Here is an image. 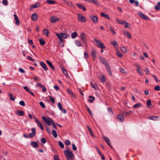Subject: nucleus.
<instances>
[{
	"instance_id": "2eb2a0df",
	"label": "nucleus",
	"mask_w": 160,
	"mask_h": 160,
	"mask_svg": "<svg viewBox=\"0 0 160 160\" xmlns=\"http://www.w3.org/2000/svg\"><path fill=\"white\" fill-rule=\"evenodd\" d=\"M122 33L124 35H125L128 38H132V37H131L130 33L126 31V30H123Z\"/></svg>"
},
{
	"instance_id": "bb28decb",
	"label": "nucleus",
	"mask_w": 160,
	"mask_h": 160,
	"mask_svg": "<svg viewBox=\"0 0 160 160\" xmlns=\"http://www.w3.org/2000/svg\"><path fill=\"white\" fill-rule=\"evenodd\" d=\"M100 78L101 82L104 83L106 82V79L105 76L103 75H101L100 76Z\"/></svg>"
},
{
	"instance_id": "e2e57ef3",
	"label": "nucleus",
	"mask_w": 160,
	"mask_h": 160,
	"mask_svg": "<svg viewBox=\"0 0 160 160\" xmlns=\"http://www.w3.org/2000/svg\"><path fill=\"white\" fill-rule=\"evenodd\" d=\"M42 91L43 92H46V88L44 85L42 86Z\"/></svg>"
},
{
	"instance_id": "052dcab7",
	"label": "nucleus",
	"mask_w": 160,
	"mask_h": 160,
	"mask_svg": "<svg viewBox=\"0 0 160 160\" xmlns=\"http://www.w3.org/2000/svg\"><path fill=\"white\" fill-rule=\"evenodd\" d=\"M41 142L42 143L44 144L46 143V141L45 138H42L41 139Z\"/></svg>"
},
{
	"instance_id": "9b49d317",
	"label": "nucleus",
	"mask_w": 160,
	"mask_h": 160,
	"mask_svg": "<svg viewBox=\"0 0 160 160\" xmlns=\"http://www.w3.org/2000/svg\"><path fill=\"white\" fill-rule=\"evenodd\" d=\"M111 44L113 45L114 48L116 50H118V44L116 41H113L112 42H110Z\"/></svg>"
},
{
	"instance_id": "39448f33",
	"label": "nucleus",
	"mask_w": 160,
	"mask_h": 160,
	"mask_svg": "<svg viewBox=\"0 0 160 160\" xmlns=\"http://www.w3.org/2000/svg\"><path fill=\"white\" fill-rule=\"evenodd\" d=\"M78 15V20L80 22H86L87 20L85 17L83 16L81 13L77 14Z\"/></svg>"
},
{
	"instance_id": "c85d7f7f",
	"label": "nucleus",
	"mask_w": 160,
	"mask_h": 160,
	"mask_svg": "<svg viewBox=\"0 0 160 160\" xmlns=\"http://www.w3.org/2000/svg\"><path fill=\"white\" fill-rule=\"evenodd\" d=\"M62 71L63 74H64L67 77H69V75L67 73V72L64 68H62Z\"/></svg>"
},
{
	"instance_id": "dca6fc26",
	"label": "nucleus",
	"mask_w": 160,
	"mask_h": 160,
	"mask_svg": "<svg viewBox=\"0 0 160 160\" xmlns=\"http://www.w3.org/2000/svg\"><path fill=\"white\" fill-rule=\"evenodd\" d=\"M86 2H88L90 3H92L97 5H99V3L96 0H85Z\"/></svg>"
},
{
	"instance_id": "338daca9",
	"label": "nucleus",
	"mask_w": 160,
	"mask_h": 160,
	"mask_svg": "<svg viewBox=\"0 0 160 160\" xmlns=\"http://www.w3.org/2000/svg\"><path fill=\"white\" fill-rule=\"evenodd\" d=\"M2 3L5 5H7L8 4V2L7 0H3L2 1Z\"/></svg>"
},
{
	"instance_id": "8fccbe9b",
	"label": "nucleus",
	"mask_w": 160,
	"mask_h": 160,
	"mask_svg": "<svg viewBox=\"0 0 160 160\" xmlns=\"http://www.w3.org/2000/svg\"><path fill=\"white\" fill-rule=\"evenodd\" d=\"M49 98H50V100L52 102V103H54L55 102V99L54 98H53L52 97H51V96H49Z\"/></svg>"
},
{
	"instance_id": "c756f323",
	"label": "nucleus",
	"mask_w": 160,
	"mask_h": 160,
	"mask_svg": "<svg viewBox=\"0 0 160 160\" xmlns=\"http://www.w3.org/2000/svg\"><path fill=\"white\" fill-rule=\"evenodd\" d=\"M142 106V104L140 103H138L133 106V108H139Z\"/></svg>"
},
{
	"instance_id": "58836bf2",
	"label": "nucleus",
	"mask_w": 160,
	"mask_h": 160,
	"mask_svg": "<svg viewBox=\"0 0 160 160\" xmlns=\"http://www.w3.org/2000/svg\"><path fill=\"white\" fill-rule=\"evenodd\" d=\"M39 42L40 44L41 45H44L45 43V41L43 39H39Z\"/></svg>"
},
{
	"instance_id": "aec40b11",
	"label": "nucleus",
	"mask_w": 160,
	"mask_h": 160,
	"mask_svg": "<svg viewBox=\"0 0 160 160\" xmlns=\"http://www.w3.org/2000/svg\"><path fill=\"white\" fill-rule=\"evenodd\" d=\"M14 19L16 21V24L17 25H18L20 23V22L18 17L16 14H14Z\"/></svg>"
},
{
	"instance_id": "f257e3e1",
	"label": "nucleus",
	"mask_w": 160,
	"mask_h": 160,
	"mask_svg": "<svg viewBox=\"0 0 160 160\" xmlns=\"http://www.w3.org/2000/svg\"><path fill=\"white\" fill-rule=\"evenodd\" d=\"M56 35L60 41V42L59 43V45L61 47H63L64 46L63 42L64 40L63 38L65 39L67 38V34L63 33H61L60 34L56 33Z\"/></svg>"
},
{
	"instance_id": "e433bc0d",
	"label": "nucleus",
	"mask_w": 160,
	"mask_h": 160,
	"mask_svg": "<svg viewBox=\"0 0 160 160\" xmlns=\"http://www.w3.org/2000/svg\"><path fill=\"white\" fill-rule=\"evenodd\" d=\"M155 8L157 10H159L160 9V2L158 3V5H155Z\"/></svg>"
},
{
	"instance_id": "7c9ffc66",
	"label": "nucleus",
	"mask_w": 160,
	"mask_h": 160,
	"mask_svg": "<svg viewBox=\"0 0 160 160\" xmlns=\"http://www.w3.org/2000/svg\"><path fill=\"white\" fill-rule=\"evenodd\" d=\"M46 62L49 66L52 68V70H54L55 68L52 65V63L48 60H47Z\"/></svg>"
},
{
	"instance_id": "7ed1b4c3",
	"label": "nucleus",
	"mask_w": 160,
	"mask_h": 160,
	"mask_svg": "<svg viewBox=\"0 0 160 160\" xmlns=\"http://www.w3.org/2000/svg\"><path fill=\"white\" fill-rule=\"evenodd\" d=\"M93 41H95L96 43L97 46L100 48H101L102 49H105V47L103 43L102 42L99 40H98L96 38H95L94 39Z\"/></svg>"
},
{
	"instance_id": "c9c22d12",
	"label": "nucleus",
	"mask_w": 160,
	"mask_h": 160,
	"mask_svg": "<svg viewBox=\"0 0 160 160\" xmlns=\"http://www.w3.org/2000/svg\"><path fill=\"white\" fill-rule=\"evenodd\" d=\"M75 43L76 45L78 47H80L81 46L82 44L81 42L77 40H75Z\"/></svg>"
},
{
	"instance_id": "72a5a7b5",
	"label": "nucleus",
	"mask_w": 160,
	"mask_h": 160,
	"mask_svg": "<svg viewBox=\"0 0 160 160\" xmlns=\"http://www.w3.org/2000/svg\"><path fill=\"white\" fill-rule=\"evenodd\" d=\"M43 33L45 35L47 36H48V33H49V31L48 29H45L43 30Z\"/></svg>"
},
{
	"instance_id": "49530a36",
	"label": "nucleus",
	"mask_w": 160,
	"mask_h": 160,
	"mask_svg": "<svg viewBox=\"0 0 160 160\" xmlns=\"http://www.w3.org/2000/svg\"><path fill=\"white\" fill-rule=\"evenodd\" d=\"M137 71L138 73L141 76H143V74L141 70V69H137Z\"/></svg>"
},
{
	"instance_id": "4be33fe9",
	"label": "nucleus",
	"mask_w": 160,
	"mask_h": 160,
	"mask_svg": "<svg viewBox=\"0 0 160 160\" xmlns=\"http://www.w3.org/2000/svg\"><path fill=\"white\" fill-rule=\"evenodd\" d=\"M32 20L34 21H36L37 19L38 16L35 13H33L31 16Z\"/></svg>"
},
{
	"instance_id": "de8ad7c7",
	"label": "nucleus",
	"mask_w": 160,
	"mask_h": 160,
	"mask_svg": "<svg viewBox=\"0 0 160 160\" xmlns=\"http://www.w3.org/2000/svg\"><path fill=\"white\" fill-rule=\"evenodd\" d=\"M117 50V52L116 54H117V55L119 57H120V58L122 57V54L119 52L118 49V50Z\"/></svg>"
},
{
	"instance_id": "5701e85b",
	"label": "nucleus",
	"mask_w": 160,
	"mask_h": 160,
	"mask_svg": "<svg viewBox=\"0 0 160 160\" xmlns=\"http://www.w3.org/2000/svg\"><path fill=\"white\" fill-rule=\"evenodd\" d=\"M96 51L92 49L91 52V56L94 60L96 58Z\"/></svg>"
},
{
	"instance_id": "5fc2aeb1",
	"label": "nucleus",
	"mask_w": 160,
	"mask_h": 160,
	"mask_svg": "<svg viewBox=\"0 0 160 160\" xmlns=\"http://www.w3.org/2000/svg\"><path fill=\"white\" fill-rule=\"evenodd\" d=\"M92 86V87L94 88L95 89V90H98V86L96 85V84H92L91 85Z\"/></svg>"
},
{
	"instance_id": "a878e982",
	"label": "nucleus",
	"mask_w": 160,
	"mask_h": 160,
	"mask_svg": "<svg viewBox=\"0 0 160 160\" xmlns=\"http://www.w3.org/2000/svg\"><path fill=\"white\" fill-rule=\"evenodd\" d=\"M31 146L35 148H37L38 147V143L34 141L32 142H31Z\"/></svg>"
},
{
	"instance_id": "0eeeda50",
	"label": "nucleus",
	"mask_w": 160,
	"mask_h": 160,
	"mask_svg": "<svg viewBox=\"0 0 160 160\" xmlns=\"http://www.w3.org/2000/svg\"><path fill=\"white\" fill-rule=\"evenodd\" d=\"M90 19L94 23H96L98 22V18L95 15H91L90 16Z\"/></svg>"
},
{
	"instance_id": "6ab92c4d",
	"label": "nucleus",
	"mask_w": 160,
	"mask_h": 160,
	"mask_svg": "<svg viewBox=\"0 0 160 160\" xmlns=\"http://www.w3.org/2000/svg\"><path fill=\"white\" fill-rule=\"evenodd\" d=\"M103 138L104 140V141L106 142L107 143V144L110 147H111V146L110 144V141L109 140V139L106 137L105 136H103Z\"/></svg>"
},
{
	"instance_id": "412c9836",
	"label": "nucleus",
	"mask_w": 160,
	"mask_h": 160,
	"mask_svg": "<svg viewBox=\"0 0 160 160\" xmlns=\"http://www.w3.org/2000/svg\"><path fill=\"white\" fill-rule=\"evenodd\" d=\"M24 89L26 90L27 92L30 93L33 96H34V93L32 91H30L29 89L27 86H24L23 87Z\"/></svg>"
},
{
	"instance_id": "69168bd1",
	"label": "nucleus",
	"mask_w": 160,
	"mask_h": 160,
	"mask_svg": "<svg viewBox=\"0 0 160 160\" xmlns=\"http://www.w3.org/2000/svg\"><path fill=\"white\" fill-rule=\"evenodd\" d=\"M108 111L112 115L113 114V112L111 108H108Z\"/></svg>"
},
{
	"instance_id": "680f3d73",
	"label": "nucleus",
	"mask_w": 160,
	"mask_h": 160,
	"mask_svg": "<svg viewBox=\"0 0 160 160\" xmlns=\"http://www.w3.org/2000/svg\"><path fill=\"white\" fill-rule=\"evenodd\" d=\"M39 104L41 106V107H42V108H45V105L44 104L43 102H39Z\"/></svg>"
},
{
	"instance_id": "c03bdc74",
	"label": "nucleus",
	"mask_w": 160,
	"mask_h": 160,
	"mask_svg": "<svg viewBox=\"0 0 160 160\" xmlns=\"http://www.w3.org/2000/svg\"><path fill=\"white\" fill-rule=\"evenodd\" d=\"M148 118L150 120H155L156 119H157L158 118V117L157 116H150Z\"/></svg>"
},
{
	"instance_id": "bf43d9fd",
	"label": "nucleus",
	"mask_w": 160,
	"mask_h": 160,
	"mask_svg": "<svg viewBox=\"0 0 160 160\" xmlns=\"http://www.w3.org/2000/svg\"><path fill=\"white\" fill-rule=\"evenodd\" d=\"M65 143L67 145H69L71 144V142L69 140H66L65 141Z\"/></svg>"
},
{
	"instance_id": "ea45409f",
	"label": "nucleus",
	"mask_w": 160,
	"mask_h": 160,
	"mask_svg": "<svg viewBox=\"0 0 160 160\" xmlns=\"http://www.w3.org/2000/svg\"><path fill=\"white\" fill-rule=\"evenodd\" d=\"M121 50L122 52L124 53H126L127 51V49L124 47H122L121 48Z\"/></svg>"
},
{
	"instance_id": "473e14b6",
	"label": "nucleus",
	"mask_w": 160,
	"mask_h": 160,
	"mask_svg": "<svg viewBox=\"0 0 160 160\" xmlns=\"http://www.w3.org/2000/svg\"><path fill=\"white\" fill-rule=\"evenodd\" d=\"M46 2L48 4H53L56 3V2L51 0H48L46 1Z\"/></svg>"
},
{
	"instance_id": "2f4dec72",
	"label": "nucleus",
	"mask_w": 160,
	"mask_h": 160,
	"mask_svg": "<svg viewBox=\"0 0 160 160\" xmlns=\"http://www.w3.org/2000/svg\"><path fill=\"white\" fill-rule=\"evenodd\" d=\"M101 15L102 16V17H105V18H107L108 19V20H110V18L109 17V16H108V14H104L103 13V12H102L101 13Z\"/></svg>"
},
{
	"instance_id": "37998d69",
	"label": "nucleus",
	"mask_w": 160,
	"mask_h": 160,
	"mask_svg": "<svg viewBox=\"0 0 160 160\" xmlns=\"http://www.w3.org/2000/svg\"><path fill=\"white\" fill-rule=\"evenodd\" d=\"M66 3L67 5L69 7L72 8L74 7V5L71 2H66Z\"/></svg>"
},
{
	"instance_id": "0e129e2a",
	"label": "nucleus",
	"mask_w": 160,
	"mask_h": 160,
	"mask_svg": "<svg viewBox=\"0 0 160 160\" xmlns=\"http://www.w3.org/2000/svg\"><path fill=\"white\" fill-rule=\"evenodd\" d=\"M86 109L87 110H88V112H89V113L90 114V115L92 116V112H91L90 109L89 108H88V107H86Z\"/></svg>"
},
{
	"instance_id": "3c124183",
	"label": "nucleus",
	"mask_w": 160,
	"mask_h": 160,
	"mask_svg": "<svg viewBox=\"0 0 160 160\" xmlns=\"http://www.w3.org/2000/svg\"><path fill=\"white\" fill-rule=\"evenodd\" d=\"M58 106L61 111L62 110V105L61 104V103L60 102H58Z\"/></svg>"
},
{
	"instance_id": "6e6552de",
	"label": "nucleus",
	"mask_w": 160,
	"mask_h": 160,
	"mask_svg": "<svg viewBox=\"0 0 160 160\" xmlns=\"http://www.w3.org/2000/svg\"><path fill=\"white\" fill-rule=\"evenodd\" d=\"M80 37L82 41L86 44L87 42V40L85 34L84 33H82L80 35Z\"/></svg>"
},
{
	"instance_id": "1a4fd4ad",
	"label": "nucleus",
	"mask_w": 160,
	"mask_h": 160,
	"mask_svg": "<svg viewBox=\"0 0 160 160\" xmlns=\"http://www.w3.org/2000/svg\"><path fill=\"white\" fill-rule=\"evenodd\" d=\"M105 67L107 69L108 74L111 76L112 75V72L111 70L109 64L108 62H107L106 64H104Z\"/></svg>"
},
{
	"instance_id": "a211bd4d",
	"label": "nucleus",
	"mask_w": 160,
	"mask_h": 160,
	"mask_svg": "<svg viewBox=\"0 0 160 160\" xmlns=\"http://www.w3.org/2000/svg\"><path fill=\"white\" fill-rule=\"evenodd\" d=\"M103 138L104 140V141L106 142L107 143V144L110 147H111V146L110 144V141L109 140V139L106 137L105 136H103Z\"/></svg>"
},
{
	"instance_id": "603ef678",
	"label": "nucleus",
	"mask_w": 160,
	"mask_h": 160,
	"mask_svg": "<svg viewBox=\"0 0 160 160\" xmlns=\"http://www.w3.org/2000/svg\"><path fill=\"white\" fill-rule=\"evenodd\" d=\"M144 71L146 72V75H148L149 73L148 68L147 67L145 68Z\"/></svg>"
},
{
	"instance_id": "cd10ccee",
	"label": "nucleus",
	"mask_w": 160,
	"mask_h": 160,
	"mask_svg": "<svg viewBox=\"0 0 160 160\" xmlns=\"http://www.w3.org/2000/svg\"><path fill=\"white\" fill-rule=\"evenodd\" d=\"M8 94L9 95V99L12 101H14L15 99V97H13L12 94L11 93H8Z\"/></svg>"
},
{
	"instance_id": "774afa93",
	"label": "nucleus",
	"mask_w": 160,
	"mask_h": 160,
	"mask_svg": "<svg viewBox=\"0 0 160 160\" xmlns=\"http://www.w3.org/2000/svg\"><path fill=\"white\" fill-rule=\"evenodd\" d=\"M154 89L156 91H159L160 90V87L159 86H157L154 87Z\"/></svg>"
},
{
	"instance_id": "f3484780",
	"label": "nucleus",
	"mask_w": 160,
	"mask_h": 160,
	"mask_svg": "<svg viewBox=\"0 0 160 160\" xmlns=\"http://www.w3.org/2000/svg\"><path fill=\"white\" fill-rule=\"evenodd\" d=\"M76 5L80 9H82L84 11H86V9L84 6L81 4L76 3Z\"/></svg>"
},
{
	"instance_id": "a19ab883",
	"label": "nucleus",
	"mask_w": 160,
	"mask_h": 160,
	"mask_svg": "<svg viewBox=\"0 0 160 160\" xmlns=\"http://www.w3.org/2000/svg\"><path fill=\"white\" fill-rule=\"evenodd\" d=\"M132 112L131 111H129L128 112H127L126 111H124L123 112V113L126 116H128V115L132 113Z\"/></svg>"
},
{
	"instance_id": "f704fd0d",
	"label": "nucleus",
	"mask_w": 160,
	"mask_h": 160,
	"mask_svg": "<svg viewBox=\"0 0 160 160\" xmlns=\"http://www.w3.org/2000/svg\"><path fill=\"white\" fill-rule=\"evenodd\" d=\"M78 34L76 32H73L72 34L71 35L72 38L73 39L76 38Z\"/></svg>"
},
{
	"instance_id": "6e6d98bb",
	"label": "nucleus",
	"mask_w": 160,
	"mask_h": 160,
	"mask_svg": "<svg viewBox=\"0 0 160 160\" xmlns=\"http://www.w3.org/2000/svg\"><path fill=\"white\" fill-rule=\"evenodd\" d=\"M151 101L150 99H148L147 101V105L148 106H149L151 105Z\"/></svg>"
},
{
	"instance_id": "20e7f679",
	"label": "nucleus",
	"mask_w": 160,
	"mask_h": 160,
	"mask_svg": "<svg viewBox=\"0 0 160 160\" xmlns=\"http://www.w3.org/2000/svg\"><path fill=\"white\" fill-rule=\"evenodd\" d=\"M42 118L43 120L49 126L53 122V121L50 118H47L44 116H42Z\"/></svg>"
},
{
	"instance_id": "ddd939ff",
	"label": "nucleus",
	"mask_w": 160,
	"mask_h": 160,
	"mask_svg": "<svg viewBox=\"0 0 160 160\" xmlns=\"http://www.w3.org/2000/svg\"><path fill=\"white\" fill-rule=\"evenodd\" d=\"M40 5L39 3H36L34 5H32L30 8V11H32L33 9L39 7Z\"/></svg>"
},
{
	"instance_id": "423d86ee",
	"label": "nucleus",
	"mask_w": 160,
	"mask_h": 160,
	"mask_svg": "<svg viewBox=\"0 0 160 160\" xmlns=\"http://www.w3.org/2000/svg\"><path fill=\"white\" fill-rule=\"evenodd\" d=\"M117 118L119 122H122L124 121V117L123 113H120L117 116Z\"/></svg>"
},
{
	"instance_id": "f8f14e48",
	"label": "nucleus",
	"mask_w": 160,
	"mask_h": 160,
	"mask_svg": "<svg viewBox=\"0 0 160 160\" xmlns=\"http://www.w3.org/2000/svg\"><path fill=\"white\" fill-rule=\"evenodd\" d=\"M138 15L140 17L144 20H149V18L148 17H146L145 15L143 14L141 12H138Z\"/></svg>"
},
{
	"instance_id": "a18cd8bd",
	"label": "nucleus",
	"mask_w": 160,
	"mask_h": 160,
	"mask_svg": "<svg viewBox=\"0 0 160 160\" xmlns=\"http://www.w3.org/2000/svg\"><path fill=\"white\" fill-rule=\"evenodd\" d=\"M52 133L54 138H56L57 137V132L55 130H53L52 131Z\"/></svg>"
},
{
	"instance_id": "b1692460",
	"label": "nucleus",
	"mask_w": 160,
	"mask_h": 160,
	"mask_svg": "<svg viewBox=\"0 0 160 160\" xmlns=\"http://www.w3.org/2000/svg\"><path fill=\"white\" fill-rule=\"evenodd\" d=\"M99 60L103 64H105L108 62L103 57H99Z\"/></svg>"
},
{
	"instance_id": "4c0bfd02",
	"label": "nucleus",
	"mask_w": 160,
	"mask_h": 160,
	"mask_svg": "<svg viewBox=\"0 0 160 160\" xmlns=\"http://www.w3.org/2000/svg\"><path fill=\"white\" fill-rule=\"evenodd\" d=\"M35 121H36V123H37V124L38 125V126L40 128L42 126L41 123L39 121V120L38 119L35 118Z\"/></svg>"
},
{
	"instance_id": "864d4df0",
	"label": "nucleus",
	"mask_w": 160,
	"mask_h": 160,
	"mask_svg": "<svg viewBox=\"0 0 160 160\" xmlns=\"http://www.w3.org/2000/svg\"><path fill=\"white\" fill-rule=\"evenodd\" d=\"M109 28H110L111 32L112 33L113 35H115L116 34V32H115V31L113 29V28H112V27L111 26H110Z\"/></svg>"
},
{
	"instance_id": "13d9d810",
	"label": "nucleus",
	"mask_w": 160,
	"mask_h": 160,
	"mask_svg": "<svg viewBox=\"0 0 160 160\" xmlns=\"http://www.w3.org/2000/svg\"><path fill=\"white\" fill-rule=\"evenodd\" d=\"M53 160H59L58 156V155H55L53 157Z\"/></svg>"
},
{
	"instance_id": "4d7b16f0",
	"label": "nucleus",
	"mask_w": 160,
	"mask_h": 160,
	"mask_svg": "<svg viewBox=\"0 0 160 160\" xmlns=\"http://www.w3.org/2000/svg\"><path fill=\"white\" fill-rule=\"evenodd\" d=\"M31 133H33L35 135H36V131L34 128H32L31 129Z\"/></svg>"
},
{
	"instance_id": "f03ea898",
	"label": "nucleus",
	"mask_w": 160,
	"mask_h": 160,
	"mask_svg": "<svg viewBox=\"0 0 160 160\" xmlns=\"http://www.w3.org/2000/svg\"><path fill=\"white\" fill-rule=\"evenodd\" d=\"M67 160H74V156L71 151H64Z\"/></svg>"
},
{
	"instance_id": "09e8293b",
	"label": "nucleus",
	"mask_w": 160,
	"mask_h": 160,
	"mask_svg": "<svg viewBox=\"0 0 160 160\" xmlns=\"http://www.w3.org/2000/svg\"><path fill=\"white\" fill-rule=\"evenodd\" d=\"M58 145L61 148H64V144L61 141H59L58 142Z\"/></svg>"
},
{
	"instance_id": "79ce46f5",
	"label": "nucleus",
	"mask_w": 160,
	"mask_h": 160,
	"mask_svg": "<svg viewBox=\"0 0 160 160\" xmlns=\"http://www.w3.org/2000/svg\"><path fill=\"white\" fill-rule=\"evenodd\" d=\"M89 98H92V99H88V102H93V101L95 99V98L92 96H90L89 97Z\"/></svg>"
},
{
	"instance_id": "4468645a",
	"label": "nucleus",
	"mask_w": 160,
	"mask_h": 160,
	"mask_svg": "<svg viewBox=\"0 0 160 160\" xmlns=\"http://www.w3.org/2000/svg\"><path fill=\"white\" fill-rule=\"evenodd\" d=\"M40 64L42 68L46 71L48 70V68L47 67L46 64L42 62H40Z\"/></svg>"
},
{
	"instance_id": "393cba45",
	"label": "nucleus",
	"mask_w": 160,
	"mask_h": 160,
	"mask_svg": "<svg viewBox=\"0 0 160 160\" xmlns=\"http://www.w3.org/2000/svg\"><path fill=\"white\" fill-rule=\"evenodd\" d=\"M16 113L20 116H23L24 115V112L22 111H18L16 112Z\"/></svg>"
},
{
	"instance_id": "9d476101",
	"label": "nucleus",
	"mask_w": 160,
	"mask_h": 160,
	"mask_svg": "<svg viewBox=\"0 0 160 160\" xmlns=\"http://www.w3.org/2000/svg\"><path fill=\"white\" fill-rule=\"evenodd\" d=\"M50 20L51 22L54 23L55 22L58 21L59 19L55 16H52L50 18Z\"/></svg>"
}]
</instances>
